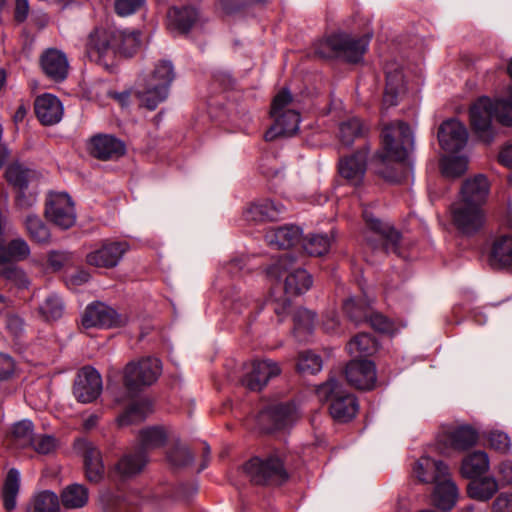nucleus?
Returning <instances> with one entry per match:
<instances>
[{"mask_svg":"<svg viewBox=\"0 0 512 512\" xmlns=\"http://www.w3.org/2000/svg\"><path fill=\"white\" fill-rule=\"evenodd\" d=\"M490 257L493 265L512 266V231L500 234L494 239Z\"/></svg>","mask_w":512,"mask_h":512,"instance_id":"nucleus-34","label":"nucleus"},{"mask_svg":"<svg viewBox=\"0 0 512 512\" xmlns=\"http://www.w3.org/2000/svg\"><path fill=\"white\" fill-rule=\"evenodd\" d=\"M413 472L422 483H436L448 475L449 468L442 461L422 456L415 462Z\"/></svg>","mask_w":512,"mask_h":512,"instance_id":"nucleus-27","label":"nucleus"},{"mask_svg":"<svg viewBox=\"0 0 512 512\" xmlns=\"http://www.w3.org/2000/svg\"><path fill=\"white\" fill-rule=\"evenodd\" d=\"M169 463L175 467H185L191 464L194 456L185 446L176 445L167 455Z\"/></svg>","mask_w":512,"mask_h":512,"instance_id":"nucleus-54","label":"nucleus"},{"mask_svg":"<svg viewBox=\"0 0 512 512\" xmlns=\"http://www.w3.org/2000/svg\"><path fill=\"white\" fill-rule=\"evenodd\" d=\"M60 499L66 509H79L88 503L89 492L84 485L74 483L62 490Z\"/></svg>","mask_w":512,"mask_h":512,"instance_id":"nucleus-42","label":"nucleus"},{"mask_svg":"<svg viewBox=\"0 0 512 512\" xmlns=\"http://www.w3.org/2000/svg\"><path fill=\"white\" fill-rule=\"evenodd\" d=\"M479 439L478 431L471 425H459L445 428L437 437L443 453L451 449L464 452L475 446Z\"/></svg>","mask_w":512,"mask_h":512,"instance_id":"nucleus-14","label":"nucleus"},{"mask_svg":"<svg viewBox=\"0 0 512 512\" xmlns=\"http://www.w3.org/2000/svg\"><path fill=\"white\" fill-rule=\"evenodd\" d=\"M36 176V171L19 162L10 164L5 172L8 183L18 190L27 189L29 183L35 179Z\"/></svg>","mask_w":512,"mask_h":512,"instance_id":"nucleus-41","label":"nucleus"},{"mask_svg":"<svg viewBox=\"0 0 512 512\" xmlns=\"http://www.w3.org/2000/svg\"><path fill=\"white\" fill-rule=\"evenodd\" d=\"M366 224L365 240L373 249H381L385 253L398 252L400 233L387 222L376 218L367 208L363 210Z\"/></svg>","mask_w":512,"mask_h":512,"instance_id":"nucleus-9","label":"nucleus"},{"mask_svg":"<svg viewBox=\"0 0 512 512\" xmlns=\"http://www.w3.org/2000/svg\"><path fill=\"white\" fill-rule=\"evenodd\" d=\"M34 450L40 454H48L56 447V440L52 436L43 435L39 438H34L32 445Z\"/></svg>","mask_w":512,"mask_h":512,"instance_id":"nucleus-58","label":"nucleus"},{"mask_svg":"<svg viewBox=\"0 0 512 512\" xmlns=\"http://www.w3.org/2000/svg\"><path fill=\"white\" fill-rule=\"evenodd\" d=\"M89 151L99 160H114L125 154L126 145L113 135L99 134L91 138Z\"/></svg>","mask_w":512,"mask_h":512,"instance_id":"nucleus-22","label":"nucleus"},{"mask_svg":"<svg viewBox=\"0 0 512 512\" xmlns=\"http://www.w3.org/2000/svg\"><path fill=\"white\" fill-rule=\"evenodd\" d=\"M489 193V183L484 175H477L464 182L459 201L482 207Z\"/></svg>","mask_w":512,"mask_h":512,"instance_id":"nucleus-31","label":"nucleus"},{"mask_svg":"<svg viewBox=\"0 0 512 512\" xmlns=\"http://www.w3.org/2000/svg\"><path fill=\"white\" fill-rule=\"evenodd\" d=\"M468 166V160L464 156L446 157L442 163V172L446 177L456 178L463 175Z\"/></svg>","mask_w":512,"mask_h":512,"instance_id":"nucleus-52","label":"nucleus"},{"mask_svg":"<svg viewBox=\"0 0 512 512\" xmlns=\"http://www.w3.org/2000/svg\"><path fill=\"white\" fill-rule=\"evenodd\" d=\"M75 449L84 459L86 477L90 482H99L104 475V465L100 451L93 443L78 439L75 442Z\"/></svg>","mask_w":512,"mask_h":512,"instance_id":"nucleus-23","label":"nucleus"},{"mask_svg":"<svg viewBox=\"0 0 512 512\" xmlns=\"http://www.w3.org/2000/svg\"><path fill=\"white\" fill-rule=\"evenodd\" d=\"M45 217L61 229H69L76 222L71 197L64 192H50L46 199Z\"/></svg>","mask_w":512,"mask_h":512,"instance_id":"nucleus-13","label":"nucleus"},{"mask_svg":"<svg viewBox=\"0 0 512 512\" xmlns=\"http://www.w3.org/2000/svg\"><path fill=\"white\" fill-rule=\"evenodd\" d=\"M280 372L279 365L273 360H255L251 364V370L243 376L241 382L251 391H260L271 378L278 376Z\"/></svg>","mask_w":512,"mask_h":512,"instance_id":"nucleus-18","label":"nucleus"},{"mask_svg":"<svg viewBox=\"0 0 512 512\" xmlns=\"http://www.w3.org/2000/svg\"><path fill=\"white\" fill-rule=\"evenodd\" d=\"M261 418L271 422V430H279L291 425L298 418V414L294 404L283 403L267 408Z\"/></svg>","mask_w":512,"mask_h":512,"instance_id":"nucleus-29","label":"nucleus"},{"mask_svg":"<svg viewBox=\"0 0 512 512\" xmlns=\"http://www.w3.org/2000/svg\"><path fill=\"white\" fill-rule=\"evenodd\" d=\"M334 241L333 230L326 233H311L303 239V248L309 255L322 256L329 252Z\"/></svg>","mask_w":512,"mask_h":512,"instance_id":"nucleus-38","label":"nucleus"},{"mask_svg":"<svg viewBox=\"0 0 512 512\" xmlns=\"http://www.w3.org/2000/svg\"><path fill=\"white\" fill-rule=\"evenodd\" d=\"M367 156L368 149L363 148L340 159L338 165L340 176L349 185L358 187L363 183L367 169Z\"/></svg>","mask_w":512,"mask_h":512,"instance_id":"nucleus-20","label":"nucleus"},{"mask_svg":"<svg viewBox=\"0 0 512 512\" xmlns=\"http://www.w3.org/2000/svg\"><path fill=\"white\" fill-rule=\"evenodd\" d=\"M35 113L43 125L50 126L62 119L63 106L56 96L44 94L35 100Z\"/></svg>","mask_w":512,"mask_h":512,"instance_id":"nucleus-26","label":"nucleus"},{"mask_svg":"<svg viewBox=\"0 0 512 512\" xmlns=\"http://www.w3.org/2000/svg\"><path fill=\"white\" fill-rule=\"evenodd\" d=\"M33 512H60L59 497L49 490L39 493L33 501Z\"/></svg>","mask_w":512,"mask_h":512,"instance_id":"nucleus-50","label":"nucleus"},{"mask_svg":"<svg viewBox=\"0 0 512 512\" xmlns=\"http://www.w3.org/2000/svg\"><path fill=\"white\" fill-rule=\"evenodd\" d=\"M285 211V206L280 202L271 199H259L246 208L244 217L250 222L276 221Z\"/></svg>","mask_w":512,"mask_h":512,"instance_id":"nucleus-24","label":"nucleus"},{"mask_svg":"<svg viewBox=\"0 0 512 512\" xmlns=\"http://www.w3.org/2000/svg\"><path fill=\"white\" fill-rule=\"evenodd\" d=\"M499 485L512 486V460H504L496 468Z\"/></svg>","mask_w":512,"mask_h":512,"instance_id":"nucleus-59","label":"nucleus"},{"mask_svg":"<svg viewBox=\"0 0 512 512\" xmlns=\"http://www.w3.org/2000/svg\"><path fill=\"white\" fill-rule=\"evenodd\" d=\"M489 445L502 453H506L509 451L511 442L508 435L501 431H492L488 435Z\"/></svg>","mask_w":512,"mask_h":512,"instance_id":"nucleus-56","label":"nucleus"},{"mask_svg":"<svg viewBox=\"0 0 512 512\" xmlns=\"http://www.w3.org/2000/svg\"><path fill=\"white\" fill-rule=\"evenodd\" d=\"M167 18L171 30L186 33L197 20V11L192 7H173L169 9Z\"/></svg>","mask_w":512,"mask_h":512,"instance_id":"nucleus-37","label":"nucleus"},{"mask_svg":"<svg viewBox=\"0 0 512 512\" xmlns=\"http://www.w3.org/2000/svg\"><path fill=\"white\" fill-rule=\"evenodd\" d=\"M492 512H512V494L501 493L493 502Z\"/></svg>","mask_w":512,"mask_h":512,"instance_id":"nucleus-61","label":"nucleus"},{"mask_svg":"<svg viewBox=\"0 0 512 512\" xmlns=\"http://www.w3.org/2000/svg\"><path fill=\"white\" fill-rule=\"evenodd\" d=\"M30 256V247L21 237L12 239L6 245L0 239V265L11 262H19Z\"/></svg>","mask_w":512,"mask_h":512,"instance_id":"nucleus-36","label":"nucleus"},{"mask_svg":"<svg viewBox=\"0 0 512 512\" xmlns=\"http://www.w3.org/2000/svg\"><path fill=\"white\" fill-rule=\"evenodd\" d=\"M302 236V230L295 225H286L269 230L265 235L266 243L275 249H289L297 244Z\"/></svg>","mask_w":512,"mask_h":512,"instance_id":"nucleus-28","label":"nucleus"},{"mask_svg":"<svg viewBox=\"0 0 512 512\" xmlns=\"http://www.w3.org/2000/svg\"><path fill=\"white\" fill-rule=\"evenodd\" d=\"M458 495V488L448 473L447 476L435 483L432 499L434 505L439 509L450 510L455 506Z\"/></svg>","mask_w":512,"mask_h":512,"instance_id":"nucleus-32","label":"nucleus"},{"mask_svg":"<svg viewBox=\"0 0 512 512\" xmlns=\"http://www.w3.org/2000/svg\"><path fill=\"white\" fill-rule=\"evenodd\" d=\"M320 400L330 401L329 412L332 418L340 423L352 420L359 409L357 399L346 392L335 379H330L317 389Z\"/></svg>","mask_w":512,"mask_h":512,"instance_id":"nucleus-7","label":"nucleus"},{"mask_svg":"<svg viewBox=\"0 0 512 512\" xmlns=\"http://www.w3.org/2000/svg\"><path fill=\"white\" fill-rule=\"evenodd\" d=\"M243 470L256 485H279L288 478L283 459L278 453L265 459L254 457L244 464Z\"/></svg>","mask_w":512,"mask_h":512,"instance_id":"nucleus-8","label":"nucleus"},{"mask_svg":"<svg viewBox=\"0 0 512 512\" xmlns=\"http://www.w3.org/2000/svg\"><path fill=\"white\" fill-rule=\"evenodd\" d=\"M43 72L50 79L59 82L68 75V59L62 51L54 48L47 49L40 57Z\"/></svg>","mask_w":512,"mask_h":512,"instance_id":"nucleus-25","label":"nucleus"},{"mask_svg":"<svg viewBox=\"0 0 512 512\" xmlns=\"http://www.w3.org/2000/svg\"><path fill=\"white\" fill-rule=\"evenodd\" d=\"M173 79L172 63L169 61L159 62L137 92L141 105L149 110H155L160 103L167 99Z\"/></svg>","mask_w":512,"mask_h":512,"instance_id":"nucleus-6","label":"nucleus"},{"mask_svg":"<svg viewBox=\"0 0 512 512\" xmlns=\"http://www.w3.org/2000/svg\"><path fill=\"white\" fill-rule=\"evenodd\" d=\"M452 220L455 227L465 235H473L480 231L485 223L482 207L457 201L451 206Z\"/></svg>","mask_w":512,"mask_h":512,"instance_id":"nucleus-15","label":"nucleus"},{"mask_svg":"<svg viewBox=\"0 0 512 512\" xmlns=\"http://www.w3.org/2000/svg\"><path fill=\"white\" fill-rule=\"evenodd\" d=\"M294 257L291 253H285L268 269V274L280 279L289 272L285 278V292L289 295H300L312 286V277L301 268L293 269Z\"/></svg>","mask_w":512,"mask_h":512,"instance_id":"nucleus-10","label":"nucleus"},{"mask_svg":"<svg viewBox=\"0 0 512 512\" xmlns=\"http://www.w3.org/2000/svg\"><path fill=\"white\" fill-rule=\"evenodd\" d=\"M140 46V33L114 27H95L85 40L86 55L106 70L114 68L116 54L132 56Z\"/></svg>","mask_w":512,"mask_h":512,"instance_id":"nucleus-1","label":"nucleus"},{"mask_svg":"<svg viewBox=\"0 0 512 512\" xmlns=\"http://www.w3.org/2000/svg\"><path fill=\"white\" fill-rule=\"evenodd\" d=\"M39 310L46 320H56L63 315L64 304L57 294L52 293L46 297Z\"/></svg>","mask_w":512,"mask_h":512,"instance_id":"nucleus-51","label":"nucleus"},{"mask_svg":"<svg viewBox=\"0 0 512 512\" xmlns=\"http://www.w3.org/2000/svg\"><path fill=\"white\" fill-rule=\"evenodd\" d=\"M292 100V95L287 89H283L274 97L270 112L274 124L265 133L266 141L290 137L298 131L300 114L295 109L288 108Z\"/></svg>","mask_w":512,"mask_h":512,"instance_id":"nucleus-5","label":"nucleus"},{"mask_svg":"<svg viewBox=\"0 0 512 512\" xmlns=\"http://www.w3.org/2000/svg\"><path fill=\"white\" fill-rule=\"evenodd\" d=\"M129 321L126 314L118 313L111 306L103 302L89 304L81 317V324L84 328H119L125 326Z\"/></svg>","mask_w":512,"mask_h":512,"instance_id":"nucleus-12","label":"nucleus"},{"mask_svg":"<svg viewBox=\"0 0 512 512\" xmlns=\"http://www.w3.org/2000/svg\"><path fill=\"white\" fill-rule=\"evenodd\" d=\"M2 276L7 280L14 281L19 286H26L28 284L24 271L15 266L6 267L2 271Z\"/></svg>","mask_w":512,"mask_h":512,"instance_id":"nucleus-60","label":"nucleus"},{"mask_svg":"<svg viewBox=\"0 0 512 512\" xmlns=\"http://www.w3.org/2000/svg\"><path fill=\"white\" fill-rule=\"evenodd\" d=\"M371 35L359 38L339 32L317 42L315 53L324 59L341 58L347 62L357 63L365 54Z\"/></svg>","mask_w":512,"mask_h":512,"instance_id":"nucleus-3","label":"nucleus"},{"mask_svg":"<svg viewBox=\"0 0 512 512\" xmlns=\"http://www.w3.org/2000/svg\"><path fill=\"white\" fill-rule=\"evenodd\" d=\"M37 201V195L34 192H26V189L19 190L16 196V206L20 209H29Z\"/></svg>","mask_w":512,"mask_h":512,"instance_id":"nucleus-62","label":"nucleus"},{"mask_svg":"<svg viewBox=\"0 0 512 512\" xmlns=\"http://www.w3.org/2000/svg\"><path fill=\"white\" fill-rule=\"evenodd\" d=\"M102 391V378L96 369L83 367L77 374L73 394L82 403H90L98 398Z\"/></svg>","mask_w":512,"mask_h":512,"instance_id":"nucleus-16","label":"nucleus"},{"mask_svg":"<svg viewBox=\"0 0 512 512\" xmlns=\"http://www.w3.org/2000/svg\"><path fill=\"white\" fill-rule=\"evenodd\" d=\"M20 488V473L17 469L11 468L5 478L3 485V504L7 511L16 507V498Z\"/></svg>","mask_w":512,"mask_h":512,"instance_id":"nucleus-45","label":"nucleus"},{"mask_svg":"<svg viewBox=\"0 0 512 512\" xmlns=\"http://www.w3.org/2000/svg\"><path fill=\"white\" fill-rule=\"evenodd\" d=\"M367 320H369L371 326L379 332L385 333L391 329L389 320L379 313H371Z\"/></svg>","mask_w":512,"mask_h":512,"instance_id":"nucleus-63","label":"nucleus"},{"mask_svg":"<svg viewBox=\"0 0 512 512\" xmlns=\"http://www.w3.org/2000/svg\"><path fill=\"white\" fill-rule=\"evenodd\" d=\"M344 311L355 322L367 320L371 314L367 307L358 305L354 299H347L344 302Z\"/></svg>","mask_w":512,"mask_h":512,"instance_id":"nucleus-55","label":"nucleus"},{"mask_svg":"<svg viewBox=\"0 0 512 512\" xmlns=\"http://www.w3.org/2000/svg\"><path fill=\"white\" fill-rule=\"evenodd\" d=\"M297 369L301 373L315 374L322 369V359L311 351L302 352L299 355Z\"/></svg>","mask_w":512,"mask_h":512,"instance_id":"nucleus-53","label":"nucleus"},{"mask_svg":"<svg viewBox=\"0 0 512 512\" xmlns=\"http://www.w3.org/2000/svg\"><path fill=\"white\" fill-rule=\"evenodd\" d=\"M315 313L306 309L298 308L294 313V332L297 337L303 338L312 332L315 323Z\"/></svg>","mask_w":512,"mask_h":512,"instance_id":"nucleus-49","label":"nucleus"},{"mask_svg":"<svg viewBox=\"0 0 512 512\" xmlns=\"http://www.w3.org/2000/svg\"><path fill=\"white\" fill-rule=\"evenodd\" d=\"M381 141L382 150L377 152L374 161L385 165L405 160L413 147L414 138L409 125L397 121L383 127Z\"/></svg>","mask_w":512,"mask_h":512,"instance_id":"nucleus-4","label":"nucleus"},{"mask_svg":"<svg viewBox=\"0 0 512 512\" xmlns=\"http://www.w3.org/2000/svg\"><path fill=\"white\" fill-rule=\"evenodd\" d=\"M468 132L466 127L456 119L444 121L438 130V141L443 150L455 153L467 144Z\"/></svg>","mask_w":512,"mask_h":512,"instance_id":"nucleus-19","label":"nucleus"},{"mask_svg":"<svg viewBox=\"0 0 512 512\" xmlns=\"http://www.w3.org/2000/svg\"><path fill=\"white\" fill-rule=\"evenodd\" d=\"M404 90L403 73L400 69L386 71V87L383 95V106L389 108L397 105L398 96Z\"/></svg>","mask_w":512,"mask_h":512,"instance_id":"nucleus-40","label":"nucleus"},{"mask_svg":"<svg viewBox=\"0 0 512 512\" xmlns=\"http://www.w3.org/2000/svg\"><path fill=\"white\" fill-rule=\"evenodd\" d=\"M25 227L30 238L40 244H47L50 241L49 228L35 214L27 215L25 219Z\"/></svg>","mask_w":512,"mask_h":512,"instance_id":"nucleus-46","label":"nucleus"},{"mask_svg":"<svg viewBox=\"0 0 512 512\" xmlns=\"http://www.w3.org/2000/svg\"><path fill=\"white\" fill-rule=\"evenodd\" d=\"M15 368L13 359L6 354L0 353V380L7 379L12 375Z\"/></svg>","mask_w":512,"mask_h":512,"instance_id":"nucleus-64","label":"nucleus"},{"mask_svg":"<svg viewBox=\"0 0 512 512\" xmlns=\"http://www.w3.org/2000/svg\"><path fill=\"white\" fill-rule=\"evenodd\" d=\"M140 447L138 451H146L159 448L167 441V434L163 427L154 426L143 429L139 434Z\"/></svg>","mask_w":512,"mask_h":512,"instance_id":"nucleus-44","label":"nucleus"},{"mask_svg":"<svg viewBox=\"0 0 512 512\" xmlns=\"http://www.w3.org/2000/svg\"><path fill=\"white\" fill-rule=\"evenodd\" d=\"M145 3V0H115V11L120 16H129L136 13Z\"/></svg>","mask_w":512,"mask_h":512,"instance_id":"nucleus-57","label":"nucleus"},{"mask_svg":"<svg viewBox=\"0 0 512 512\" xmlns=\"http://www.w3.org/2000/svg\"><path fill=\"white\" fill-rule=\"evenodd\" d=\"M147 457L143 451H130L125 453L115 464L114 471L121 479L132 478L141 473L147 464Z\"/></svg>","mask_w":512,"mask_h":512,"instance_id":"nucleus-30","label":"nucleus"},{"mask_svg":"<svg viewBox=\"0 0 512 512\" xmlns=\"http://www.w3.org/2000/svg\"><path fill=\"white\" fill-rule=\"evenodd\" d=\"M470 123L477 137L489 144L495 137L493 117L505 126L512 125V101L500 99L493 102L488 97H480L470 108Z\"/></svg>","mask_w":512,"mask_h":512,"instance_id":"nucleus-2","label":"nucleus"},{"mask_svg":"<svg viewBox=\"0 0 512 512\" xmlns=\"http://www.w3.org/2000/svg\"><path fill=\"white\" fill-rule=\"evenodd\" d=\"M161 370V362L157 358L147 357L130 362L124 369V385L128 392L137 393L156 382Z\"/></svg>","mask_w":512,"mask_h":512,"instance_id":"nucleus-11","label":"nucleus"},{"mask_svg":"<svg viewBox=\"0 0 512 512\" xmlns=\"http://www.w3.org/2000/svg\"><path fill=\"white\" fill-rule=\"evenodd\" d=\"M490 468L489 457L484 451H475L467 455L463 460L460 472L467 479L484 475Z\"/></svg>","mask_w":512,"mask_h":512,"instance_id":"nucleus-35","label":"nucleus"},{"mask_svg":"<svg viewBox=\"0 0 512 512\" xmlns=\"http://www.w3.org/2000/svg\"><path fill=\"white\" fill-rule=\"evenodd\" d=\"M364 126L358 118H351L339 126V139L344 146H350L354 140L363 136Z\"/></svg>","mask_w":512,"mask_h":512,"instance_id":"nucleus-48","label":"nucleus"},{"mask_svg":"<svg viewBox=\"0 0 512 512\" xmlns=\"http://www.w3.org/2000/svg\"><path fill=\"white\" fill-rule=\"evenodd\" d=\"M128 250L126 242L106 241L86 255L87 264L97 268H113Z\"/></svg>","mask_w":512,"mask_h":512,"instance_id":"nucleus-17","label":"nucleus"},{"mask_svg":"<svg viewBox=\"0 0 512 512\" xmlns=\"http://www.w3.org/2000/svg\"><path fill=\"white\" fill-rule=\"evenodd\" d=\"M467 486L468 496L472 499L486 502L490 500L499 490V482L493 476H479L470 479Z\"/></svg>","mask_w":512,"mask_h":512,"instance_id":"nucleus-33","label":"nucleus"},{"mask_svg":"<svg viewBox=\"0 0 512 512\" xmlns=\"http://www.w3.org/2000/svg\"><path fill=\"white\" fill-rule=\"evenodd\" d=\"M348 383L360 390H370L375 387L376 368L370 360H351L345 369Z\"/></svg>","mask_w":512,"mask_h":512,"instance_id":"nucleus-21","label":"nucleus"},{"mask_svg":"<svg viewBox=\"0 0 512 512\" xmlns=\"http://www.w3.org/2000/svg\"><path fill=\"white\" fill-rule=\"evenodd\" d=\"M152 412V403L148 399L133 401L126 410L118 417L120 426L143 421Z\"/></svg>","mask_w":512,"mask_h":512,"instance_id":"nucleus-39","label":"nucleus"},{"mask_svg":"<svg viewBox=\"0 0 512 512\" xmlns=\"http://www.w3.org/2000/svg\"><path fill=\"white\" fill-rule=\"evenodd\" d=\"M377 349V341L367 333H359L347 344L348 353L355 358L370 356Z\"/></svg>","mask_w":512,"mask_h":512,"instance_id":"nucleus-43","label":"nucleus"},{"mask_svg":"<svg viewBox=\"0 0 512 512\" xmlns=\"http://www.w3.org/2000/svg\"><path fill=\"white\" fill-rule=\"evenodd\" d=\"M11 438L15 446L25 448L34 443V427L30 420L15 423L11 430Z\"/></svg>","mask_w":512,"mask_h":512,"instance_id":"nucleus-47","label":"nucleus"}]
</instances>
